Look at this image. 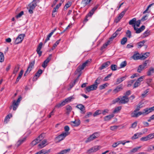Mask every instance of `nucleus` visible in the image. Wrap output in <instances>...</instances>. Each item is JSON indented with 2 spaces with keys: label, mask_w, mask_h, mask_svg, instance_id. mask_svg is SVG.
Returning a JSON list of instances; mask_svg holds the SVG:
<instances>
[{
  "label": "nucleus",
  "mask_w": 154,
  "mask_h": 154,
  "mask_svg": "<svg viewBox=\"0 0 154 154\" xmlns=\"http://www.w3.org/2000/svg\"><path fill=\"white\" fill-rule=\"evenodd\" d=\"M134 80H131L128 82V84L127 85L128 87H130L131 86L132 84L134 82Z\"/></svg>",
  "instance_id": "0e129e2a"
},
{
  "label": "nucleus",
  "mask_w": 154,
  "mask_h": 154,
  "mask_svg": "<svg viewBox=\"0 0 154 154\" xmlns=\"http://www.w3.org/2000/svg\"><path fill=\"white\" fill-rule=\"evenodd\" d=\"M107 86L106 84H103L100 86L99 88L100 90H102L104 89Z\"/></svg>",
  "instance_id": "6e6d98bb"
},
{
  "label": "nucleus",
  "mask_w": 154,
  "mask_h": 154,
  "mask_svg": "<svg viewBox=\"0 0 154 154\" xmlns=\"http://www.w3.org/2000/svg\"><path fill=\"white\" fill-rule=\"evenodd\" d=\"M38 142L37 140L36 139L33 140L31 143V144L32 146H34L36 144L38 143Z\"/></svg>",
  "instance_id": "bf43d9fd"
},
{
  "label": "nucleus",
  "mask_w": 154,
  "mask_h": 154,
  "mask_svg": "<svg viewBox=\"0 0 154 154\" xmlns=\"http://www.w3.org/2000/svg\"><path fill=\"white\" fill-rule=\"evenodd\" d=\"M140 84V83L139 82H138V81H136L134 84L133 88H135L139 86Z\"/></svg>",
  "instance_id": "13d9d810"
},
{
  "label": "nucleus",
  "mask_w": 154,
  "mask_h": 154,
  "mask_svg": "<svg viewBox=\"0 0 154 154\" xmlns=\"http://www.w3.org/2000/svg\"><path fill=\"white\" fill-rule=\"evenodd\" d=\"M109 110L108 109H106L103 110H102V113L103 115H106L108 112Z\"/></svg>",
  "instance_id": "052dcab7"
},
{
  "label": "nucleus",
  "mask_w": 154,
  "mask_h": 154,
  "mask_svg": "<svg viewBox=\"0 0 154 154\" xmlns=\"http://www.w3.org/2000/svg\"><path fill=\"white\" fill-rule=\"evenodd\" d=\"M110 41H109L108 40L103 45V46L101 47L100 48V50L102 51L104 49L106 48L107 46H108V45L109 44V43H110Z\"/></svg>",
  "instance_id": "e433bc0d"
},
{
  "label": "nucleus",
  "mask_w": 154,
  "mask_h": 154,
  "mask_svg": "<svg viewBox=\"0 0 154 154\" xmlns=\"http://www.w3.org/2000/svg\"><path fill=\"white\" fill-rule=\"evenodd\" d=\"M92 115V113L91 112H87L86 115L83 118L84 119H87L90 117Z\"/></svg>",
  "instance_id": "37998d69"
},
{
  "label": "nucleus",
  "mask_w": 154,
  "mask_h": 154,
  "mask_svg": "<svg viewBox=\"0 0 154 154\" xmlns=\"http://www.w3.org/2000/svg\"><path fill=\"white\" fill-rule=\"evenodd\" d=\"M126 77L127 76L125 75L118 78L116 81V84H118L121 83L126 79Z\"/></svg>",
  "instance_id": "393cba45"
},
{
  "label": "nucleus",
  "mask_w": 154,
  "mask_h": 154,
  "mask_svg": "<svg viewBox=\"0 0 154 154\" xmlns=\"http://www.w3.org/2000/svg\"><path fill=\"white\" fill-rule=\"evenodd\" d=\"M102 79V77L101 76H99L95 80L94 84L98 87V85L100 83Z\"/></svg>",
  "instance_id": "4be33fe9"
},
{
  "label": "nucleus",
  "mask_w": 154,
  "mask_h": 154,
  "mask_svg": "<svg viewBox=\"0 0 154 154\" xmlns=\"http://www.w3.org/2000/svg\"><path fill=\"white\" fill-rule=\"evenodd\" d=\"M97 87L94 83L93 84L88 86L85 88V92L86 93L88 92H89L91 91L96 90Z\"/></svg>",
  "instance_id": "1a4fd4ad"
},
{
  "label": "nucleus",
  "mask_w": 154,
  "mask_h": 154,
  "mask_svg": "<svg viewBox=\"0 0 154 154\" xmlns=\"http://www.w3.org/2000/svg\"><path fill=\"white\" fill-rule=\"evenodd\" d=\"M43 71L41 69H39L38 71L35 74V75L33 78L32 80L33 81H36L38 78L40 76L41 74L42 73Z\"/></svg>",
  "instance_id": "2eb2a0df"
},
{
  "label": "nucleus",
  "mask_w": 154,
  "mask_h": 154,
  "mask_svg": "<svg viewBox=\"0 0 154 154\" xmlns=\"http://www.w3.org/2000/svg\"><path fill=\"white\" fill-rule=\"evenodd\" d=\"M142 134L141 133H137L135 134L134 136L131 137L132 140H134L138 138Z\"/></svg>",
  "instance_id": "72a5a7b5"
},
{
  "label": "nucleus",
  "mask_w": 154,
  "mask_h": 154,
  "mask_svg": "<svg viewBox=\"0 0 154 154\" xmlns=\"http://www.w3.org/2000/svg\"><path fill=\"white\" fill-rule=\"evenodd\" d=\"M149 140L154 137V133L150 134L147 135Z\"/></svg>",
  "instance_id": "4d7b16f0"
},
{
  "label": "nucleus",
  "mask_w": 154,
  "mask_h": 154,
  "mask_svg": "<svg viewBox=\"0 0 154 154\" xmlns=\"http://www.w3.org/2000/svg\"><path fill=\"white\" fill-rule=\"evenodd\" d=\"M64 129L65 130V131H66L65 132H67L68 133V135L69 134V133H68V131L69 130V127L67 126L66 125L65 126L64 128Z\"/></svg>",
  "instance_id": "774afa93"
},
{
  "label": "nucleus",
  "mask_w": 154,
  "mask_h": 154,
  "mask_svg": "<svg viewBox=\"0 0 154 154\" xmlns=\"http://www.w3.org/2000/svg\"><path fill=\"white\" fill-rule=\"evenodd\" d=\"M52 57V55L50 54L49 55L48 57L43 62L42 65V66L44 68H45L47 66L48 63L51 60Z\"/></svg>",
  "instance_id": "9b49d317"
},
{
  "label": "nucleus",
  "mask_w": 154,
  "mask_h": 154,
  "mask_svg": "<svg viewBox=\"0 0 154 154\" xmlns=\"http://www.w3.org/2000/svg\"><path fill=\"white\" fill-rule=\"evenodd\" d=\"M70 149H65L61 151V152L63 153V154H64L65 153H66L67 152H69L70 151Z\"/></svg>",
  "instance_id": "e2e57ef3"
},
{
  "label": "nucleus",
  "mask_w": 154,
  "mask_h": 154,
  "mask_svg": "<svg viewBox=\"0 0 154 154\" xmlns=\"http://www.w3.org/2000/svg\"><path fill=\"white\" fill-rule=\"evenodd\" d=\"M110 68L112 71H116L117 69V66L116 65L112 64Z\"/></svg>",
  "instance_id": "c03bdc74"
},
{
  "label": "nucleus",
  "mask_w": 154,
  "mask_h": 154,
  "mask_svg": "<svg viewBox=\"0 0 154 154\" xmlns=\"http://www.w3.org/2000/svg\"><path fill=\"white\" fill-rule=\"evenodd\" d=\"M149 52H146L143 54H140L139 53H137L133 55L132 57L134 60H143L149 56Z\"/></svg>",
  "instance_id": "f257e3e1"
},
{
  "label": "nucleus",
  "mask_w": 154,
  "mask_h": 154,
  "mask_svg": "<svg viewBox=\"0 0 154 154\" xmlns=\"http://www.w3.org/2000/svg\"><path fill=\"white\" fill-rule=\"evenodd\" d=\"M23 14V11H21V12L19 14H18L17 15L16 17L17 18H19L21 17V16Z\"/></svg>",
  "instance_id": "680f3d73"
},
{
  "label": "nucleus",
  "mask_w": 154,
  "mask_h": 154,
  "mask_svg": "<svg viewBox=\"0 0 154 154\" xmlns=\"http://www.w3.org/2000/svg\"><path fill=\"white\" fill-rule=\"evenodd\" d=\"M102 113V110H97L93 114V116L94 117L97 115H99Z\"/></svg>",
  "instance_id": "ea45409f"
},
{
  "label": "nucleus",
  "mask_w": 154,
  "mask_h": 154,
  "mask_svg": "<svg viewBox=\"0 0 154 154\" xmlns=\"http://www.w3.org/2000/svg\"><path fill=\"white\" fill-rule=\"evenodd\" d=\"M127 65V62L125 61L122 62L120 65V67L121 68H123L125 67Z\"/></svg>",
  "instance_id": "603ef678"
},
{
  "label": "nucleus",
  "mask_w": 154,
  "mask_h": 154,
  "mask_svg": "<svg viewBox=\"0 0 154 154\" xmlns=\"http://www.w3.org/2000/svg\"><path fill=\"white\" fill-rule=\"evenodd\" d=\"M71 122L75 124L74 126L75 127L79 126L80 124V121L79 119L75 120L74 121H71Z\"/></svg>",
  "instance_id": "473e14b6"
},
{
  "label": "nucleus",
  "mask_w": 154,
  "mask_h": 154,
  "mask_svg": "<svg viewBox=\"0 0 154 154\" xmlns=\"http://www.w3.org/2000/svg\"><path fill=\"white\" fill-rule=\"evenodd\" d=\"M145 26L144 25L142 26L139 28L136 27L134 25V29L136 31V33H140L145 29Z\"/></svg>",
  "instance_id": "dca6fc26"
},
{
  "label": "nucleus",
  "mask_w": 154,
  "mask_h": 154,
  "mask_svg": "<svg viewBox=\"0 0 154 154\" xmlns=\"http://www.w3.org/2000/svg\"><path fill=\"white\" fill-rule=\"evenodd\" d=\"M145 40H143L140 42H139L137 43V44L138 45V48H140L142 46H143L144 45V43L145 42Z\"/></svg>",
  "instance_id": "c9c22d12"
},
{
  "label": "nucleus",
  "mask_w": 154,
  "mask_h": 154,
  "mask_svg": "<svg viewBox=\"0 0 154 154\" xmlns=\"http://www.w3.org/2000/svg\"><path fill=\"white\" fill-rule=\"evenodd\" d=\"M76 107L79 109L81 110V113L85 114V107L82 104H79L77 105L76 106Z\"/></svg>",
  "instance_id": "6ab92c4d"
},
{
  "label": "nucleus",
  "mask_w": 154,
  "mask_h": 154,
  "mask_svg": "<svg viewBox=\"0 0 154 154\" xmlns=\"http://www.w3.org/2000/svg\"><path fill=\"white\" fill-rule=\"evenodd\" d=\"M122 29V28L119 27L113 33L112 36L109 38V40L110 42L112 41L113 39L116 37L119 34Z\"/></svg>",
  "instance_id": "6e6552de"
},
{
  "label": "nucleus",
  "mask_w": 154,
  "mask_h": 154,
  "mask_svg": "<svg viewBox=\"0 0 154 154\" xmlns=\"http://www.w3.org/2000/svg\"><path fill=\"white\" fill-rule=\"evenodd\" d=\"M136 110H134L131 114V116L132 117L137 118L140 116L142 115V112H137Z\"/></svg>",
  "instance_id": "f3484780"
},
{
  "label": "nucleus",
  "mask_w": 154,
  "mask_h": 154,
  "mask_svg": "<svg viewBox=\"0 0 154 154\" xmlns=\"http://www.w3.org/2000/svg\"><path fill=\"white\" fill-rule=\"evenodd\" d=\"M43 135L42 134L39 135V136L36 138L39 143L43 139L44 137Z\"/></svg>",
  "instance_id": "de8ad7c7"
},
{
  "label": "nucleus",
  "mask_w": 154,
  "mask_h": 154,
  "mask_svg": "<svg viewBox=\"0 0 154 154\" xmlns=\"http://www.w3.org/2000/svg\"><path fill=\"white\" fill-rule=\"evenodd\" d=\"M140 140L141 141H146L149 140H148V137L147 136L146 137H141L140 138Z\"/></svg>",
  "instance_id": "338daca9"
},
{
  "label": "nucleus",
  "mask_w": 154,
  "mask_h": 154,
  "mask_svg": "<svg viewBox=\"0 0 154 154\" xmlns=\"http://www.w3.org/2000/svg\"><path fill=\"white\" fill-rule=\"evenodd\" d=\"M99 136V134L98 132H95L88 137L85 140V142L86 143L90 142L98 137Z\"/></svg>",
  "instance_id": "423d86ee"
},
{
  "label": "nucleus",
  "mask_w": 154,
  "mask_h": 154,
  "mask_svg": "<svg viewBox=\"0 0 154 154\" xmlns=\"http://www.w3.org/2000/svg\"><path fill=\"white\" fill-rule=\"evenodd\" d=\"M26 138L27 137L25 136L20 139L15 144V146L17 147H19L20 145L26 141Z\"/></svg>",
  "instance_id": "4468645a"
},
{
  "label": "nucleus",
  "mask_w": 154,
  "mask_h": 154,
  "mask_svg": "<svg viewBox=\"0 0 154 154\" xmlns=\"http://www.w3.org/2000/svg\"><path fill=\"white\" fill-rule=\"evenodd\" d=\"M20 68V66L18 65L16 66L14 69V70L13 72V74L16 75L17 72H18Z\"/></svg>",
  "instance_id": "58836bf2"
},
{
  "label": "nucleus",
  "mask_w": 154,
  "mask_h": 154,
  "mask_svg": "<svg viewBox=\"0 0 154 154\" xmlns=\"http://www.w3.org/2000/svg\"><path fill=\"white\" fill-rule=\"evenodd\" d=\"M22 97L21 96H20L17 101L15 100H13L12 105L11 106L9 107L10 109H11L12 107H13V109L14 110H16L19 105L20 101L22 100Z\"/></svg>",
  "instance_id": "7ed1b4c3"
},
{
  "label": "nucleus",
  "mask_w": 154,
  "mask_h": 154,
  "mask_svg": "<svg viewBox=\"0 0 154 154\" xmlns=\"http://www.w3.org/2000/svg\"><path fill=\"white\" fill-rule=\"evenodd\" d=\"M128 39L126 37H124L121 40V44L122 45H124L127 42Z\"/></svg>",
  "instance_id": "4c0bfd02"
},
{
  "label": "nucleus",
  "mask_w": 154,
  "mask_h": 154,
  "mask_svg": "<svg viewBox=\"0 0 154 154\" xmlns=\"http://www.w3.org/2000/svg\"><path fill=\"white\" fill-rule=\"evenodd\" d=\"M110 64L111 63L109 61L103 63L101 66L99 67L98 69L99 70H101L107 68L110 65Z\"/></svg>",
  "instance_id": "9d476101"
},
{
  "label": "nucleus",
  "mask_w": 154,
  "mask_h": 154,
  "mask_svg": "<svg viewBox=\"0 0 154 154\" xmlns=\"http://www.w3.org/2000/svg\"><path fill=\"white\" fill-rule=\"evenodd\" d=\"M50 152V150H48V151H47L45 149H43L40 151L39 152L35 153V154H46L49 153Z\"/></svg>",
  "instance_id": "bb28decb"
},
{
  "label": "nucleus",
  "mask_w": 154,
  "mask_h": 154,
  "mask_svg": "<svg viewBox=\"0 0 154 154\" xmlns=\"http://www.w3.org/2000/svg\"><path fill=\"white\" fill-rule=\"evenodd\" d=\"M125 11H122L120 14H119L115 20V22L116 23H118L122 18L123 17Z\"/></svg>",
  "instance_id": "a211bd4d"
},
{
  "label": "nucleus",
  "mask_w": 154,
  "mask_h": 154,
  "mask_svg": "<svg viewBox=\"0 0 154 154\" xmlns=\"http://www.w3.org/2000/svg\"><path fill=\"white\" fill-rule=\"evenodd\" d=\"M126 36L130 38L131 37V32L130 30H127L126 33Z\"/></svg>",
  "instance_id": "a18cd8bd"
},
{
  "label": "nucleus",
  "mask_w": 154,
  "mask_h": 154,
  "mask_svg": "<svg viewBox=\"0 0 154 154\" xmlns=\"http://www.w3.org/2000/svg\"><path fill=\"white\" fill-rule=\"evenodd\" d=\"M114 115L113 114L109 115L108 116H105L104 119L105 121H108L110 120L113 117Z\"/></svg>",
  "instance_id": "c85d7f7f"
},
{
  "label": "nucleus",
  "mask_w": 154,
  "mask_h": 154,
  "mask_svg": "<svg viewBox=\"0 0 154 154\" xmlns=\"http://www.w3.org/2000/svg\"><path fill=\"white\" fill-rule=\"evenodd\" d=\"M123 89L122 85L121 84L117 86L113 91V92L116 94Z\"/></svg>",
  "instance_id": "412c9836"
},
{
  "label": "nucleus",
  "mask_w": 154,
  "mask_h": 154,
  "mask_svg": "<svg viewBox=\"0 0 154 154\" xmlns=\"http://www.w3.org/2000/svg\"><path fill=\"white\" fill-rule=\"evenodd\" d=\"M23 70H21L18 76L17 77L16 81L15 82V84L17 83L19 81V80L21 78L23 74Z\"/></svg>",
  "instance_id": "cd10ccee"
},
{
  "label": "nucleus",
  "mask_w": 154,
  "mask_h": 154,
  "mask_svg": "<svg viewBox=\"0 0 154 154\" xmlns=\"http://www.w3.org/2000/svg\"><path fill=\"white\" fill-rule=\"evenodd\" d=\"M136 18H133L132 20H130L129 22V24L130 25H132L134 27V26H135V23H136Z\"/></svg>",
  "instance_id": "7c9ffc66"
},
{
  "label": "nucleus",
  "mask_w": 154,
  "mask_h": 154,
  "mask_svg": "<svg viewBox=\"0 0 154 154\" xmlns=\"http://www.w3.org/2000/svg\"><path fill=\"white\" fill-rule=\"evenodd\" d=\"M98 7V5H97L95 6L94 7L92 10L89 12L88 14V16L89 17H91L94 13V11Z\"/></svg>",
  "instance_id": "5701e85b"
},
{
  "label": "nucleus",
  "mask_w": 154,
  "mask_h": 154,
  "mask_svg": "<svg viewBox=\"0 0 154 154\" xmlns=\"http://www.w3.org/2000/svg\"><path fill=\"white\" fill-rule=\"evenodd\" d=\"M65 103L64 101L63 100L61 103H59L57 104L55 106V108H59L61 107H62L65 105Z\"/></svg>",
  "instance_id": "2f4dec72"
},
{
  "label": "nucleus",
  "mask_w": 154,
  "mask_h": 154,
  "mask_svg": "<svg viewBox=\"0 0 154 154\" xmlns=\"http://www.w3.org/2000/svg\"><path fill=\"white\" fill-rule=\"evenodd\" d=\"M144 68L143 66L142 65H140L139 66L138 68L137 71L139 73L141 72L143 69H144Z\"/></svg>",
  "instance_id": "3c124183"
},
{
  "label": "nucleus",
  "mask_w": 154,
  "mask_h": 154,
  "mask_svg": "<svg viewBox=\"0 0 154 154\" xmlns=\"http://www.w3.org/2000/svg\"><path fill=\"white\" fill-rule=\"evenodd\" d=\"M140 147L141 146H139L137 147L134 148L131 150V152L132 153H135L137 152Z\"/></svg>",
  "instance_id": "864d4df0"
},
{
  "label": "nucleus",
  "mask_w": 154,
  "mask_h": 154,
  "mask_svg": "<svg viewBox=\"0 0 154 154\" xmlns=\"http://www.w3.org/2000/svg\"><path fill=\"white\" fill-rule=\"evenodd\" d=\"M89 62L88 60H86L85 63H83L82 65L79 66L77 68V69L76 70L75 72V74H77L78 73H79V74H80L81 71L83 70L85 67L86 66H87Z\"/></svg>",
  "instance_id": "20e7f679"
},
{
  "label": "nucleus",
  "mask_w": 154,
  "mask_h": 154,
  "mask_svg": "<svg viewBox=\"0 0 154 154\" xmlns=\"http://www.w3.org/2000/svg\"><path fill=\"white\" fill-rule=\"evenodd\" d=\"M121 107L120 106L116 108L114 110L113 113L114 114L118 113L121 110Z\"/></svg>",
  "instance_id": "a19ab883"
},
{
  "label": "nucleus",
  "mask_w": 154,
  "mask_h": 154,
  "mask_svg": "<svg viewBox=\"0 0 154 154\" xmlns=\"http://www.w3.org/2000/svg\"><path fill=\"white\" fill-rule=\"evenodd\" d=\"M39 2V0H33L29 5L27 9H28L29 13L30 14L33 13V10L37 6V3Z\"/></svg>",
  "instance_id": "f03ea898"
},
{
  "label": "nucleus",
  "mask_w": 154,
  "mask_h": 154,
  "mask_svg": "<svg viewBox=\"0 0 154 154\" xmlns=\"http://www.w3.org/2000/svg\"><path fill=\"white\" fill-rule=\"evenodd\" d=\"M154 72V68L151 67L149 68L147 73L148 75H150L152 73Z\"/></svg>",
  "instance_id": "f704fd0d"
},
{
  "label": "nucleus",
  "mask_w": 154,
  "mask_h": 154,
  "mask_svg": "<svg viewBox=\"0 0 154 154\" xmlns=\"http://www.w3.org/2000/svg\"><path fill=\"white\" fill-rule=\"evenodd\" d=\"M60 39H59L58 40H57V41L54 44L53 46L52 47V50H54L55 48L57 46V45H58L59 43H60Z\"/></svg>",
  "instance_id": "49530a36"
},
{
  "label": "nucleus",
  "mask_w": 154,
  "mask_h": 154,
  "mask_svg": "<svg viewBox=\"0 0 154 154\" xmlns=\"http://www.w3.org/2000/svg\"><path fill=\"white\" fill-rule=\"evenodd\" d=\"M35 63V60H32V61L29 63V66L27 69L29 70V72H30L31 71L32 69L33 68Z\"/></svg>",
  "instance_id": "aec40b11"
},
{
  "label": "nucleus",
  "mask_w": 154,
  "mask_h": 154,
  "mask_svg": "<svg viewBox=\"0 0 154 154\" xmlns=\"http://www.w3.org/2000/svg\"><path fill=\"white\" fill-rule=\"evenodd\" d=\"M25 36V35L24 34H21L19 35L16 38L14 42L15 45H17L22 42Z\"/></svg>",
  "instance_id": "0eeeda50"
},
{
  "label": "nucleus",
  "mask_w": 154,
  "mask_h": 154,
  "mask_svg": "<svg viewBox=\"0 0 154 154\" xmlns=\"http://www.w3.org/2000/svg\"><path fill=\"white\" fill-rule=\"evenodd\" d=\"M100 149L99 146H95L88 150L87 152L89 154L92 152H95L99 150Z\"/></svg>",
  "instance_id": "f8f14e48"
},
{
  "label": "nucleus",
  "mask_w": 154,
  "mask_h": 154,
  "mask_svg": "<svg viewBox=\"0 0 154 154\" xmlns=\"http://www.w3.org/2000/svg\"><path fill=\"white\" fill-rule=\"evenodd\" d=\"M81 3L84 6H85L89 3H90L89 0H82Z\"/></svg>",
  "instance_id": "8fccbe9b"
},
{
  "label": "nucleus",
  "mask_w": 154,
  "mask_h": 154,
  "mask_svg": "<svg viewBox=\"0 0 154 154\" xmlns=\"http://www.w3.org/2000/svg\"><path fill=\"white\" fill-rule=\"evenodd\" d=\"M66 114L69 115L72 110V108L69 105H67L66 106Z\"/></svg>",
  "instance_id": "a878e982"
},
{
  "label": "nucleus",
  "mask_w": 154,
  "mask_h": 154,
  "mask_svg": "<svg viewBox=\"0 0 154 154\" xmlns=\"http://www.w3.org/2000/svg\"><path fill=\"white\" fill-rule=\"evenodd\" d=\"M148 108H146L143 110V112H142V115H146L149 113Z\"/></svg>",
  "instance_id": "79ce46f5"
},
{
  "label": "nucleus",
  "mask_w": 154,
  "mask_h": 154,
  "mask_svg": "<svg viewBox=\"0 0 154 154\" xmlns=\"http://www.w3.org/2000/svg\"><path fill=\"white\" fill-rule=\"evenodd\" d=\"M47 143V140L46 139H44L38 145V146L40 148H42L45 146L46 144H45Z\"/></svg>",
  "instance_id": "b1692460"
},
{
  "label": "nucleus",
  "mask_w": 154,
  "mask_h": 154,
  "mask_svg": "<svg viewBox=\"0 0 154 154\" xmlns=\"http://www.w3.org/2000/svg\"><path fill=\"white\" fill-rule=\"evenodd\" d=\"M144 78V76H141L137 80V81H138V82H139L140 83L141 82H142L143 80V79Z\"/></svg>",
  "instance_id": "69168bd1"
},
{
  "label": "nucleus",
  "mask_w": 154,
  "mask_h": 154,
  "mask_svg": "<svg viewBox=\"0 0 154 154\" xmlns=\"http://www.w3.org/2000/svg\"><path fill=\"white\" fill-rule=\"evenodd\" d=\"M129 100L128 96L125 95L122 97L119 101V103L120 104H125L128 102Z\"/></svg>",
  "instance_id": "ddd939ff"
},
{
  "label": "nucleus",
  "mask_w": 154,
  "mask_h": 154,
  "mask_svg": "<svg viewBox=\"0 0 154 154\" xmlns=\"http://www.w3.org/2000/svg\"><path fill=\"white\" fill-rule=\"evenodd\" d=\"M149 31L148 30H146L143 33V37H146L149 35Z\"/></svg>",
  "instance_id": "5fc2aeb1"
},
{
  "label": "nucleus",
  "mask_w": 154,
  "mask_h": 154,
  "mask_svg": "<svg viewBox=\"0 0 154 154\" xmlns=\"http://www.w3.org/2000/svg\"><path fill=\"white\" fill-rule=\"evenodd\" d=\"M68 135V133L67 132H63L61 134L58 135L55 138V141L56 143H59L60 141L63 140Z\"/></svg>",
  "instance_id": "39448f33"
},
{
  "label": "nucleus",
  "mask_w": 154,
  "mask_h": 154,
  "mask_svg": "<svg viewBox=\"0 0 154 154\" xmlns=\"http://www.w3.org/2000/svg\"><path fill=\"white\" fill-rule=\"evenodd\" d=\"M4 57L3 54L0 52V62H2L4 61Z\"/></svg>",
  "instance_id": "09e8293b"
},
{
  "label": "nucleus",
  "mask_w": 154,
  "mask_h": 154,
  "mask_svg": "<svg viewBox=\"0 0 154 154\" xmlns=\"http://www.w3.org/2000/svg\"><path fill=\"white\" fill-rule=\"evenodd\" d=\"M74 99V97L73 96H71L66 98L64 100V101L65 104H66L67 103L70 102L72 101V100H73Z\"/></svg>",
  "instance_id": "c756f323"
}]
</instances>
